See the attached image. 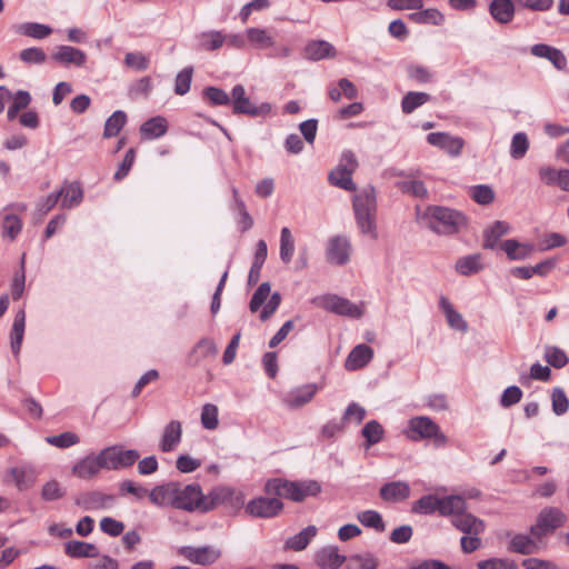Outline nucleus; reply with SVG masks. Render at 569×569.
Listing matches in <instances>:
<instances>
[{
  "label": "nucleus",
  "mask_w": 569,
  "mask_h": 569,
  "mask_svg": "<svg viewBox=\"0 0 569 569\" xmlns=\"http://www.w3.org/2000/svg\"><path fill=\"white\" fill-rule=\"evenodd\" d=\"M218 356V347L210 338L199 340L188 355V365L196 367L203 361L214 360Z\"/></svg>",
  "instance_id": "obj_14"
},
{
  "label": "nucleus",
  "mask_w": 569,
  "mask_h": 569,
  "mask_svg": "<svg viewBox=\"0 0 569 569\" xmlns=\"http://www.w3.org/2000/svg\"><path fill=\"white\" fill-rule=\"evenodd\" d=\"M373 357V350L365 345L356 346L349 353L346 360V368L348 370H358L365 367Z\"/></svg>",
  "instance_id": "obj_25"
},
{
  "label": "nucleus",
  "mask_w": 569,
  "mask_h": 569,
  "mask_svg": "<svg viewBox=\"0 0 569 569\" xmlns=\"http://www.w3.org/2000/svg\"><path fill=\"white\" fill-rule=\"evenodd\" d=\"M203 98L212 106H226L230 103L229 94L217 87L206 88L203 90Z\"/></svg>",
  "instance_id": "obj_57"
},
{
  "label": "nucleus",
  "mask_w": 569,
  "mask_h": 569,
  "mask_svg": "<svg viewBox=\"0 0 569 569\" xmlns=\"http://www.w3.org/2000/svg\"><path fill=\"white\" fill-rule=\"evenodd\" d=\"M532 54H545L550 53L551 58L549 61L552 62V64L561 70L566 66V58L565 56L558 50L547 44H536L531 48Z\"/></svg>",
  "instance_id": "obj_49"
},
{
  "label": "nucleus",
  "mask_w": 569,
  "mask_h": 569,
  "mask_svg": "<svg viewBox=\"0 0 569 569\" xmlns=\"http://www.w3.org/2000/svg\"><path fill=\"white\" fill-rule=\"evenodd\" d=\"M451 522L458 530L467 535H480L485 530L481 519L465 511L453 517Z\"/></svg>",
  "instance_id": "obj_23"
},
{
  "label": "nucleus",
  "mask_w": 569,
  "mask_h": 569,
  "mask_svg": "<svg viewBox=\"0 0 569 569\" xmlns=\"http://www.w3.org/2000/svg\"><path fill=\"white\" fill-rule=\"evenodd\" d=\"M481 269V256L478 253L462 257L456 262V270L463 276L477 273Z\"/></svg>",
  "instance_id": "obj_42"
},
{
  "label": "nucleus",
  "mask_w": 569,
  "mask_h": 569,
  "mask_svg": "<svg viewBox=\"0 0 569 569\" xmlns=\"http://www.w3.org/2000/svg\"><path fill=\"white\" fill-rule=\"evenodd\" d=\"M266 491L295 502H302L309 497H317L321 492V485L317 480L290 481L273 479L266 483Z\"/></svg>",
  "instance_id": "obj_2"
},
{
  "label": "nucleus",
  "mask_w": 569,
  "mask_h": 569,
  "mask_svg": "<svg viewBox=\"0 0 569 569\" xmlns=\"http://www.w3.org/2000/svg\"><path fill=\"white\" fill-rule=\"evenodd\" d=\"M440 306L446 315L449 326L458 331L465 332L468 329V325L462 316L456 311L452 305L446 299L441 298Z\"/></svg>",
  "instance_id": "obj_38"
},
{
  "label": "nucleus",
  "mask_w": 569,
  "mask_h": 569,
  "mask_svg": "<svg viewBox=\"0 0 569 569\" xmlns=\"http://www.w3.org/2000/svg\"><path fill=\"white\" fill-rule=\"evenodd\" d=\"M2 237L13 240L21 232L22 222L20 218L13 213H6L2 217Z\"/></svg>",
  "instance_id": "obj_44"
},
{
  "label": "nucleus",
  "mask_w": 569,
  "mask_h": 569,
  "mask_svg": "<svg viewBox=\"0 0 569 569\" xmlns=\"http://www.w3.org/2000/svg\"><path fill=\"white\" fill-rule=\"evenodd\" d=\"M192 74H193L192 67H187L177 74L176 80H174V93L176 94L184 96L190 90Z\"/></svg>",
  "instance_id": "obj_54"
},
{
  "label": "nucleus",
  "mask_w": 569,
  "mask_h": 569,
  "mask_svg": "<svg viewBox=\"0 0 569 569\" xmlns=\"http://www.w3.org/2000/svg\"><path fill=\"white\" fill-rule=\"evenodd\" d=\"M357 519L367 528H372L379 532L386 529L381 515L375 510H366L358 513Z\"/></svg>",
  "instance_id": "obj_46"
},
{
  "label": "nucleus",
  "mask_w": 569,
  "mask_h": 569,
  "mask_svg": "<svg viewBox=\"0 0 569 569\" xmlns=\"http://www.w3.org/2000/svg\"><path fill=\"white\" fill-rule=\"evenodd\" d=\"M168 122L163 117H153L140 127V133L146 139H156L166 134Z\"/></svg>",
  "instance_id": "obj_30"
},
{
  "label": "nucleus",
  "mask_w": 569,
  "mask_h": 569,
  "mask_svg": "<svg viewBox=\"0 0 569 569\" xmlns=\"http://www.w3.org/2000/svg\"><path fill=\"white\" fill-rule=\"evenodd\" d=\"M182 439V425L178 420L169 421L162 430L161 439L159 441V449L162 452L173 451Z\"/></svg>",
  "instance_id": "obj_18"
},
{
  "label": "nucleus",
  "mask_w": 569,
  "mask_h": 569,
  "mask_svg": "<svg viewBox=\"0 0 569 569\" xmlns=\"http://www.w3.org/2000/svg\"><path fill=\"white\" fill-rule=\"evenodd\" d=\"M413 511L425 515H430L436 511L439 512V497L428 495L421 497L415 505Z\"/></svg>",
  "instance_id": "obj_55"
},
{
  "label": "nucleus",
  "mask_w": 569,
  "mask_h": 569,
  "mask_svg": "<svg viewBox=\"0 0 569 569\" xmlns=\"http://www.w3.org/2000/svg\"><path fill=\"white\" fill-rule=\"evenodd\" d=\"M410 431L418 435L412 439H433L437 447H443L447 443V437L440 431L439 426L429 417H415L409 421Z\"/></svg>",
  "instance_id": "obj_9"
},
{
  "label": "nucleus",
  "mask_w": 569,
  "mask_h": 569,
  "mask_svg": "<svg viewBox=\"0 0 569 569\" xmlns=\"http://www.w3.org/2000/svg\"><path fill=\"white\" fill-rule=\"evenodd\" d=\"M430 100V94L426 92H408L402 101L401 108L405 113H411L418 107L425 104Z\"/></svg>",
  "instance_id": "obj_48"
},
{
  "label": "nucleus",
  "mask_w": 569,
  "mask_h": 569,
  "mask_svg": "<svg viewBox=\"0 0 569 569\" xmlns=\"http://www.w3.org/2000/svg\"><path fill=\"white\" fill-rule=\"evenodd\" d=\"M546 361L555 368H563L568 363V357L558 347H549L545 353Z\"/></svg>",
  "instance_id": "obj_63"
},
{
  "label": "nucleus",
  "mask_w": 569,
  "mask_h": 569,
  "mask_svg": "<svg viewBox=\"0 0 569 569\" xmlns=\"http://www.w3.org/2000/svg\"><path fill=\"white\" fill-rule=\"evenodd\" d=\"M230 102L232 104V110L234 113H249V99L246 98V90L243 86L238 84L233 87Z\"/></svg>",
  "instance_id": "obj_45"
},
{
  "label": "nucleus",
  "mask_w": 569,
  "mask_h": 569,
  "mask_svg": "<svg viewBox=\"0 0 569 569\" xmlns=\"http://www.w3.org/2000/svg\"><path fill=\"white\" fill-rule=\"evenodd\" d=\"M490 13L496 21L507 23L513 17V3L511 0H492L490 3Z\"/></svg>",
  "instance_id": "obj_36"
},
{
  "label": "nucleus",
  "mask_w": 569,
  "mask_h": 569,
  "mask_svg": "<svg viewBox=\"0 0 569 569\" xmlns=\"http://www.w3.org/2000/svg\"><path fill=\"white\" fill-rule=\"evenodd\" d=\"M410 496V487L406 481H392L380 488V497L387 502H399Z\"/></svg>",
  "instance_id": "obj_24"
},
{
  "label": "nucleus",
  "mask_w": 569,
  "mask_h": 569,
  "mask_svg": "<svg viewBox=\"0 0 569 569\" xmlns=\"http://www.w3.org/2000/svg\"><path fill=\"white\" fill-rule=\"evenodd\" d=\"M178 553L188 561L201 566H210L214 563L221 556V551L218 548L211 546H183L178 549Z\"/></svg>",
  "instance_id": "obj_10"
},
{
  "label": "nucleus",
  "mask_w": 569,
  "mask_h": 569,
  "mask_svg": "<svg viewBox=\"0 0 569 569\" xmlns=\"http://www.w3.org/2000/svg\"><path fill=\"white\" fill-rule=\"evenodd\" d=\"M271 292V286L269 282H262L251 297V312L257 311L264 302L261 312V321H267L278 309L281 302V296L279 292Z\"/></svg>",
  "instance_id": "obj_7"
},
{
  "label": "nucleus",
  "mask_w": 569,
  "mask_h": 569,
  "mask_svg": "<svg viewBox=\"0 0 569 569\" xmlns=\"http://www.w3.org/2000/svg\"><path fill=\"white\" fill-rule=\"evenodd\" d=\"M541 540L527 535H516L510 541V550L521 555H531L540 549Z\"/></svg>",
  "instance_id": "obj_29"
},
{
  "label": "nucleus",
  "mask_w": 569,
  "mask_h": 569,
  "mask_svg": "<svg viewBox=\"0 0 569 569\" xmlns=\"http://www.w3.org/2000/svg\"><path fill=\"white\" fill-rule=\"evenodd\" d=\"M59 199L61 198V208L71 209L81 203L83 199V190L79 182L64 181L59 191Z\"/></svg>",
  "instance_id": "obj_22"
},
{
  "label": "nucleus",
  "mask_w": 569,
  "mask_h": 569,
  "mask_svg": "<svg viewBox=\"0 0 569 569\" xmlns=\"http://www.w3.org/2000/svg\"><path fill=\"white\" fill-rule=\"evenodd\" d=\"M315 392L316 389L312 386H307L290 393L284 401L291 408H299L308 403L312 399Z\"/></svg>",
  "instance_id": "obj_47"
},
{
  "label": "nucleus",
  "mask_w": 569,
  "mask_h": 569,
  "mask_svg": "<svg viewBox=\"0 0 569 569\" xmlns=\"http://www.w3.org/2000/svg\"><path fill=\"white\" fill-rule=\"evenodd\" d=\"M102 470L98 455H88L72 467V475L79 479L89 480L97 477Z\"/></svg>",
  "instance_id": "obj_20"
},
{
  "label": "nucleus",
  "mask_w": 569,
  "mask_h": 569,
  "mask_svg": "<svg viewBox=\"0 0 569 569\" xmlns=\"http://www.w3.org/2000/svg\"><path fill=\"white\" fill-rule=\"evenodd\" d=\"M218 408L212 403H206L201 410V423L204 429L213 430L218 427Z\"/></svg>",
  "instance_id": "obj_60"
},
{
  "label": "nucleus",
  "mask_w": 569,
  "mask_h": 569,
  "mask_svg": "<svg viewBox=\"0 0 569 569\" xmlns=\"http://www.w3.org/2000/svg\"><path fill=\"white\" fill-rule=\"evenodd\" d=\"M501 249L507 253L510 260H523L533 252L531 244L520 243L515 239L505 240L501 243Z\"/></svg>",
  "instance_id": "obj_32"
},
{
  "label": "nucleus",
  "mask_w": 569,
  "mask_h": 569,
  "mask_svg": "<svg viewBox=\"0 0 569 569\" xmlns=\"http://www.w3.org/2000/svg\"><path fill=\"white\" fill-rule=\"evenodd\" d=\"M46 441L58 448H69L79 443L80 439L76 433L66 431L57 436H49L46 438Z\"/></svg>",
  "instance_id": "obj_56"
},
{
  "label": "nucleus",
  "mask_w": 569,
  "mask_h": 569,
  "mask_svg": "<svg viewBox=\"0 0 569 569\" xmlns=\"http://www.w3.org/2000/svg\"><path fill=\"white\" fill-rule=\"evenodd\" d=\"M126 122V112L122 110L114 111L104 123L103 138L108 139L118 136Z\"/></svg>",
  "instance_id": "obj_40"
},
{
  "label": "nucleus",
  "mask_w": 569,
  "mask_h": 569,
  "mask_svg": "<svg viewBox=\"0 0 569 569\" xmlns=\"http://www.w3.org/2000/svg\"><path fill=\"white\" fill-rule=\"evenodd\" d=\"M176 509H182L189 512H203V492L200 485L190 483L182 486L178 482Z\"/></svg>",
  "instance_id": "obj_8"
},
{
  "label": "nucleus",
  "mask_w": 569,
  "mask_h": 569,
  "mask_svg": "<svg viewBox=\"0 0 569 569\" xmlns=\"http://www.w3.org/2000/svg\"><path fill=\"white\" fill-rule=\"evenodd\" d=\"M347 561V557L339 553L337 546L320 548L315 555V562L320 569H339Z\"/></svg>",
  "instance_id": "obj_17"
},
{
  "label": "nucleus",
  "mask_w": 569,
  "mask_h": 569,
  "mask_svg": "<svg viewBox=\"0 0 569 569\" xmlns=\"http://www.w3.org/2000/svg\"><path fill=\"white\" fill-rule=\"evenodd\" d=\"M477 569H518V565L508 558H489L479 561Z\"/></svg>",
  "instance_id": "obj_58"
},
{
  "label": "nucleus",
  "mask_w": 569,
  "mask_h": 569,
  "mask_svg": "<svg viewBox=\"0 0 569 569\" xmlns=\"http://www.w3.org/2000/svg\"><path fill=\"white\" fill-rule=\"evenodd\" d=\"M19 58L22 62H24L28 66L42 64L47 61L46 52L38 47H30L21 50L19 53Z\"/></svg>",
  "instance_id": "obj_52"
},
{
  "label": "nucleus",
  "mask_w": 569,
  "mask_h": 569,
  "mask_svg": "<svg viewBox=\"0 0 569 569\" xmlns=\"http://www.w3.org/2000/svg\"><path fill=\"white\" fill-rule=\"evenodd\" d=\"M383 427L377 420L368 421L361 430V435L365 438V447L369 449L371 446L380 442L383 438Z\"/></svg>",
  "instance_id": "obj_39"
},
{
  "label": "nucleus",
  "mask_w": 569,
  "mask_h": 569,
  "mask_svg": "<svg viewBox=\"0 0 569 569\" xmlns=\"http://www.w3.org/2000/svg\"><path fill=\"white\" fill-rule=\"evenodd\" d=\"M283 509V503L278 497H259L251 500V516L260 518L277 517Z\"/></svg>",
  "instance_id": "obj_16"
},
{
  "label": "nucleus",
  "mask_w": 569,
  "mask_h": 569,
  "mask_svg": "<svg viewBox=\"0 0 569 569\" xmlns=\"http://www.w3.org/2000/svg\"><path fill=\"white\" fill-rule=\"evenodd\" d=\"M347 569H377L379 561L371 552L356 553L347 557Z\"/></svg>",
  "instance_id": "obj_37"
},
{
  "label": "nucleus",
  "mask_w": 569,
  "mask_h": 569,
  "mask_svg": "<svg viewBox=\"0 0 569 569\" xmlns=\"http://www.w3.org/2000/svg\"><path fill=\"white\" fill-rule=\"evenodd\" d=\"M26 328V312L23 309L19 310L13 319L12 329L10 333V346L12 353L18 356L21 349L23 335Z\"/></svg>",
  "instance_id": "obj_27"
},
{
  "label": "nucleus",
  "mask_w": 569,
  "mask_h": 569,
  "mask_svg": "<svg viewBox=\"0 0 569 569\" xmlns=\"http://www.w3.org/2000/svg\"><path fill=\"white\" fill-rule=\"evenodd\" d=\"M103 470H119L132 466L139 459L133 449L123 450L119 446H110L98 453Z\"/></svg>",
  "instance_id": "obj_6"
},
{
  "label": "nucleus",
  "mask_w": 569,
  "mask_h": 569,
  "mask_svg": "<svg viewBox=\"0 0 569 569\" xmlns=\"http://www.w3.org/2000/svg\"><path fill=\"white\" fill-rule=\"evenodd\" d=\"M152 89V81L150 77H142L130 84L129 96L131 98L143 97L147 98Z\"/></svg>",
  "instance_id": "obj_62"
},
{
  "label": "nucleus",
  "mask_w": 569,
  "mask_h": 569,
  "mask_svg": "<svg viewBox=\"0 0 569 569\" xmlns=\"http://www.w3.org/2000/svg\"><path fill=\"white\" fill-rule=\"evenodd\" d=\"M510 230V226L506 221H496L488 229L485 230L483 248L495 249L501 237L507 234Z\"/></svg>",
  "instance_id": "obj_33"
},
{
  "label": "nucleus",
  "mask_w": 569,
  "mask_h": 569,
  "mask_svg": "<svg viewBox=\"0 0 569 569\" xmlns=\"http://www.w3.org/2000/svg\"><path fill=\"white\" fill-rule=\"evenodd\" d=\"M124 64L137 71H144L149 68L150 60L141 52H128L124 57Z\"/></svg>",
  "instance_id": "obj_61"
},
{
  "label": "nucleus",
  "mask_w": 569,
  "mask_h": 569,
  "mask_svg": "<svg viewBox=\"0 0 569 569\" xmlns=\"http://www.w3.org/2000/svg\"><path fill=\"white\" fill-rule=\"evenodd\" d=\"M14 32L20 36H49L53 32V29L47 24L29 22L19 24Z\"/></svg>",
  "instance_id": "obj_50"
},
{
  "label": "nucleus",
  "mask_w": 569,
  "mask_h": 569,
  "mask_svg": "<svg viewBox=\"0 0 569 569\" xmlns=\"http://www.w3.org/2000/svg\"><path fill=\"white\" fill-rule=\"evenodd\" d=\"M351 244L348 238L336 236L331 238L327 247V260L331 264L342 266L350 259Z\"/></svg>",
  "instance_id": "obj_13"
},
{
  "label": "nucleus",
  "mask_w": 569,
  "mask_h": 569,
  "mask_svg": "<svg viewBox=\"0 0 569 569\" xmlns=\"http://www.w3.org/2000/svg\"><path fill=\"white\" fill-rule=\"evenodd\" d=\"M64 552L71 558H94L99 556V550L93 543L79 540L66 542Z\"/></svg>",
  "instance_id": "obj_26"
},
{
  "label": "nucleus",
  "mask_w": 569,
  "mask_h": 569,
  "mask_svg": "<svg viewBox=\"0 0 569 569\" xmlns=\"http://www.w3.org/2000/svg\"><path fill=\"white\" fill-rule=\"evenodd\" d=\"M422 219L427 221L432 231L439 234L457 233L466 222L459 211L439 206H429Z\"/></svg>",
  "instance_id": "obj_3"
},
{
  "label": "nucleus",
  "mask_w": 569,
  "mask_h": 569,
  "mask_svg": "<svg viewBox=\"0 0 569 569\" xmlns=\"http://www.w3.org/2000/svg\"><path fill=\"white\" fill-rule=\"evenodd\" d=\"M10 475L20 490L29 488L34 482V475L31 469L16 467L10 470Z\"/></svg>",
  "instance_id": "obj_51"
},
{
  "label": "nucleus",
  "mask_w": 569,
  "mask_h": 569,
  "mask_svg": "<svg viewBox=\"0 0 569 569\" xmlns=\"http://www.w3.org/2000/svg\"><path fill=\"white\" fill-rule=\"evenodd\" d=\"M295 252V239L289 228L283 227L280 234V259L283 263L292 260Z\"/></svg>",
  "instance_id": "obj_41"
},
{
  "label": "nucleus",
  "mask_w": 569,
  "mask_h": 569,
  "mask_svg": "<svg viewBox=\"0 0 569 569\" xmlns=\"http://www.w3.org/2000/svg\"><path fill=\"white\" fill-rule=\"evenodd\" d=\"M566 521L567 516L559 508L546 507L539 512L536 523L530 528V533L538 540H542L545 536L562 527Z\"/></svg>",
  "instance_id": "obj_5"
},
{
  "label": "nucleus",
  "mask_w": 569,
  "mask_h": 569,
  "mask_svg": "<svg viewBox=\"0 0 569 569\" xmlns=\"http://www.w3.org/2000/svg\"><path fill=\"white\" fill-rule=\"evenodd\" d=\"M114 497L100 491H87L79 493L74 498V503L84 511L100 510L109 508Z\"/></svg>",
  "instance_id": "obj_12"
},
{
  "label": "nucleus",
  "mask_w": 569,
  "mask_h": 569,
  "mask_svg": "<svg viewBox=\"0 0 569 569\" xmlns=\"http://www.w3.org/2000/svg\"><path fill=\"white\" fill-rule=\"evenodd\" d=\"M466 510V501L461 496H446L439 498V513L456 517Z\"/></svg>",
  "instance_id": "obj_35"
},
{
  "label": "nucleus",
  "mask_w": 569,
  "mask_h": 569,
  "mask_svg": "<svg viewBox=\"0 0 569 569\" xmlns=\"http://www.w3.org/2000/svg\"><path fill=\"white\" fill-rule=\"evenodd\" d=\"M427 141L450 157H458L465 147V140L461 137L451 136L448 132H431L427 136Z\"/></svg>",
  "instance_id": "obj_11"
},
{
  "label": "nucleus",
  "mask_w": 569,
  "mask_h": 569,
  "mask_svg": "<svg viewBox=\"0 0 569 569\" xmlns=\"http://www.w3.org/2000/svg\"><path fill=\"white\" fill-rule=\"evenodd\" d=\"M355 219L360 232L370 239H378L377 231V193L372 186L357 192L352 199Z\"/></svg>",
  "instance_id": "obj_1"
},
{
  "label": "nucleus",
  "mask_w": 569,
  "mask_h": 569,
  "mask_svg": "<svg viewBox=\"0 0 569 569\" xmlns=\"http://www.w3.org/2000/svg\"><path fill=\"white\" fill-rule=\"evenodd\" d=\"M529 148V140L526 133L518 132L513 136L510 147V156L513 159H522Z\"/></svg>",
  "instance_id": "obj_53"
},
{
  "label": "nucleus",
  "mask_w": 569,
  "mask_h": 569,
  "mask_svg": "<svg viewBox=\"0 0 569 569\" xmlns=\"http://www.w3.org/2000/svg\"><path fill=\"white\" fill-rule=\"evenodd\" d=\"M317 531L316 526H308L297 535L290 537L286 541V547L295 551H301L306 549L309 542L316 537Z\"/></svg>",
  "instance_id": "obj_34"
},
{
  "label": "nucleus",
  "mask_w": 569,
  "mask_h": 569,
  "mask_svg": "<svg viewBox=\"0 0 569 569\" xmlns=\"http://www.w3.org/2000/svg\"><path fill=\"white\" fill-rule=\"evenodd\" d=\"M409 19L416 23L439 26L443 22V14L437 9H426L409 14Z\"/></svg>",
  "instance_id": "obj_43"
},
{
  "label": "nucleus",
  "mask_w": 569,
  "mask_h": 569,
  "mask_svg": "<svg viewBox=\"0 0 569 569\" xmlns=\"http://www.w3.org/2000/svg\"><path fill=\"white\" fill-rule=\"evenodd\" d=\"M51 59L63 66L81 67L86 63V53L77 48L70 46H60L54 48L51 53Z\"/></svg>",
  "instance_id": "obj_21"
},
{
  "label": "nucleus",
  "mask_w": 569,
  "mask_h": 569,
  "mask_svg": "<svg viewBox=\"0 0 569 569\" xmlns=\"http://www.w3.org/2000/svg\"><path fill=\"white\" fill-rule=\"evenodd\" d=\"M471 198L479 204L486 206L493 201L495 193L491 187L487 184H478L470 190Z\"/></svg>",
  "instance_id": "obj_59"
},
{
  "label": "nucleus",
  "mask_w": 569,
  "mask_h": 569,
  "mask_svg": "<svg viewBox=\"0 0 569 569\" xmlns=\"http://www.w3.org/2000/svg\"><path fill=\"white\" fill-rule=\"evenodd\" d=\"M323 307L337 315L347 316L351 318H360L363 315L361 307L352 303L350 300L338 297V296H327L323 299Z\"/></svg>",
  "instance_id": "obj_15"
},
{
  "label": "nucleus",
  "mask_w": 569,
  "mask_h": 569,
  "mask_svg": "<svg viewBox=\"0 0 569 569\" xmlns=\"http://www.w3.org/2000/svg\"><path fill=\"white\" fill-rule=\"evenodd\" d=\"M305 56L310 60L329 58L335 56V48L325 40H313L306 46Z\"/></svg>",
  "instance_id": "obj_31"
},
{
  "label": "nucleus",
  "mask_w": 569,
  "mask_h": 569,
  "mask_svg": "<svg viewBox=\"0 0 569 569\" xmlns=\"http://www.w3.org/2000/svg\"><path fill=\"white\" fill-rule=\"evenodd\" d=\"M398 186L402 192L411 193L417 198H426L428 194L425 183L420 180L401 181Z\"/></svg>",
  "instance_id": "obj_64"
},
{
  "label": "nucleus",
  "mask_w": 569,
  "mask_h": 569,
  "mask_svg": "<svg viewBox=\"0 0 569 569\" xmlns=\"http://www.w3.org/2000/svg\"><path fill=\"white\" fill-rule=\"evenodd\" d=\"M231 496V487L219 486L213 488L208 495H203V512L213 510L220 505H226L228 497Z\"/></svg>",
  "instance_id": "obj_28"
},
{
  "label": "nucleus",
  "mask_w": 569,
  "mask_h": 569,
  "mask_svg": "<svg viewBox=\"0 0 569 569\" xmlns=\"http://www.w3.org/2000/svg\"><path fill=\"white\" fill-rule=\"evenodd\" d=\"M359 163L355 153L350 150L341 154L338 166L329 172L328 179L332 186L346 191H356V183L352 180V173L357 170Z\"/></svg>",
  "instance_id": "obj_4"
},
{
  "label": "nucleus",
  "mask_w": 569,
  "mask_h": 569,
  "mask_svg": "<svg viewBox=\"0 0 569 569\" xmlns=\"http://www.w3.org/2000/svg\"><path fill=\"white\" fill-rule=\"evenodd\" d=\"M178 482H168L156 486L149 493L150 501L158 507L176 508Z\"/></svg>",
  "instance_id": "obj_19"
}]
</instances>
